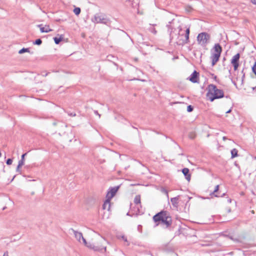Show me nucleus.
<instances>
[{"instance_id": "nucleus-1", "label": "nucleus", "mask_w": 256, "mask_h": 256, "mask_svg": "<svg viewBox=\"0 0 256 256\" xmlns=\"http://www.w3.org/2000/svg\"><path fill=\"white\" fill-rule=\"evenodd\" d=\"M153 220L155 222H158L156 224L158 226L160 222L166 226V228L170 227L172 224V220L170 214L167 210H162L156 214L152 218Z\"/></svg>"}, {"instance_id": "nucleus-2", "label": "nucleus", "mask_w": 256, "mask_h": 256, "mask_svg": "<svg viewBox=\"0 0 256 256\" xmlns=\"http://www.w3.org/2000/svg\"><path fill=\"white\" fill-rule=\"evenodd\" d=\"M208 92L206 96L208 100L212 102L216 99H220L224 96V92L222 89L218 88L214 84H210L207 88Z\"/></svg>"}, {"instance_id": "nucleus-3", "label": "nucleus", "mask_w": 256, "mask_h": 256, "mask_svg": "<svg viewBox=\"0 0 256 256\" xmlns=\"http://www.w3.org/2000/svg\"><path fill=\"white\" fill-rule=\"evenodd\" d=\"M92 21L96 24H103L106 26L110 24V20L103 14H96L92 18Z\"/></svg>"}, {"instance_id": "nucleus-4", "label": "nucleus", "mask_w": 256, "mask_h": 256, "mask_svg": "<svg viewBox=\"0 0 256 256\" xmlns=\"http://www.w3.org/2000/svg\"><path fill=\"white\" fill-rule=\"evenodd\" d=\"M190 33V28L186 30L185 34H179L176 43L179 46H184L189 42V35Z\"/></svg>"}, {"instance_id": "nucleus-5", "label": "nucleus", "mask_w": 256, "mask_h": 256, "mask_svg": "<svg viewBox=\"0 0 256 256\" xmlns=\"http://www.w3.org/2000/svg\"><path fill=\"white\" fill-rule=\"evenodd\" d=\"M210 39V34L205 32L199 34L197 36L198 43L202 46H206L208 42Z\"/></svg>"}, {"instance_id": "nucleus-6", "label": "nucleus", "mask_w": 256, "mask_h": 256, "mask_svg": "<svg viewBox=\"0 0 256 256\" xmlns=\"http://www.w3.org/2000/svg\"><path fill=\"white\" fill-rule=\"evenodd\" d=\"M240 58V54L239 53L235 54L231 60V64L234 66V70L236 71L239 66V60Z\"/></svg>"}, {"instance_id": "nucleus-7", "label": "nucleus", "mask_w": 256, "mask_h": 256, "mask_svg": "<svg viewBox=\"0 0 256 256\" xmlns=\"http://www.w3.org/2000/svg\"><path fill=\"white\" fill-rule=\"evenodd\" d=\"M70 230H72L76 238L79 242H80V240H82L84 244H86V239L83 237L82 234L80 232H78V231L75 230L72 228L70 229Z\"/></svg>"}, {"instance_id": "nucleus-8", "label": "nucleus", "mask_w": 256, "mask_h": 256, "mask_svg": "<svg viewBox=\"0 0 256 256\" xmlns=\"http://www.w3.org/2000/svg\"><path fill=\"white\" fill-rule=\"evenodd\" d=\"M120 187V186L110 188V191L108 192L106 194V197L111 200V198L114 196L116 192L118 190Z\"/></svg>"}, {"instance_id": "nucleus-9", "label": "nucleus", "mask_w": 256, "mask_h": 256, "mask_svg": "<svg viewBox=\"0 0 256 256\" xmlns=\"http://www.w3.org/2000/svg\"><path fill=\"white\" fill-rule=\"evenodd\" d=\"M198 76L199 73L197 72L196 70H194V72L187 79L193 83L198 82Z\"/></svg>"}, {"instance_id": "nucleus-10", "label": "nucleus", "mask_w": 256, "mask_h": 256, "mask_svg": "<svg viewBox=\"0 0 256 256\" xmlns=\"http://www.w3.org/2000/svg\"><path fill=\"white\" fill-rule=\"evenodd\" d=\"M38 26L40 28L41 32H52V30L50 28L49 26L46 25L44 26H42V24H38Z\"/></svg>"}, {"instance_id": "nucleus-11", "label": "nucleus", "mask_w": 256, "mask_h": 256, "mask_svg": "<svg viewBox=\"0 0 256 256\" xmlns=\"http://www.w3.org/2000/svg\"><path fill=\"white\" fill-rule=\"evenodd\" d=\"M220 54H212L210 57L212 60V66H214L216 63L218 61L219 58L220 57Z\"/></svg>"}, {"instance_id": "nucleus-12", "label": "nucleus", "mask_w": 256, "mask_h": 256, "mask_svg": "<svg viewBox=\"0 0 256 256\" xmlns=\"http://www.w3.org/2000/svg\"><path fill=\"white\" fill-rule=\"evenodd\" d=\"M106 246H98L94 245V247H92V250H94V251H98L104 253L106 252Z\"/></svg>"}, {"instance_id": "nucleus-13", "label": "nucleus", "mask_w": 256, "mask_h": 256, "mask_svg": "<svg viewBox=\"0 0 256 256\" xmlns=\"http://www.w3.org/2000/svg\"><path fill=\"white\" fill-rule=\"evenodd\" d=\"M182 172L184 174L185 178L188 181H190L191 178V175L190 174V170L188 168H184L182 170Z\"/></svg>"}, {"instance_id": "nucleus-14", "label": "nucleus", "mask_w": 256, "mask_h": 256, "mask_svg": "<svg viewBox=\"0 0 256 256\" xmlns=\"http://www.w3.org/2000/svg\"><path fill=\"white\" fill-rule=\"evenodd\" d=\"M180 196H178L176 197L171 198L170 202L174 208H178V200Z\"/></svg>"}, {"instance_id": "nucleus-15", "label": "nucleus", "mask_w": 256, "mask_h": 256, "mask_svg": "<svg viewBox=\"0 0 256 256\" xmlns=\"http://www.w3.org/2000/svg\"><path fill=\"white\" fill-rule=\"evenodd\" d=\"M215 54H220L222 51V48L219 44H214V48Z\"/></svg>"}, {"instance_id": "nucleus-16", "label": "nucleus", "mask_w": 256, "mask_h": 256, "mask_svg": "<svg viewBox=\"0 0 256 256\" xmlns=\"http://www.w3.org/2000/svg\"><path fill=\"white\" fill-rule=\"evenodd\" d=\"M172 22H168V24L166 25V27L168 28V32L169 33L170 40H172L173 38V37L172 36V32L174 28L172 26Z\"/></svg>"}, {"instance_id": "nucleus-17", "label": "nucleus", "mask_w": 256, "mask_h": 256, "mask_svg": "<svg viewBox=\"0 0 256 256\" xmlns=\"http://www.w3.org/2000/svg\"><path fill=\"white\" fill-rule=\"evenodd\" d=\"M110 199L107 198V199L106 200L102 205V208L104 210H110Z\"/></svg>"}, {"instance_id": "nucleus-18", "label": "nucleus", "mask_w": 256, "mask_h": 256, "mask_svg": "<svg viewBox=\"0 0 256 256\" xmlns=\"http://www.w3.org/2000/svg\"><path fill=\"white\" fill-rule=\"evenodd\" d=\"M150 26L148 28V30L150 32L154 34H156L157 31L156 30V28H154V26H156V24H150Z\"/></svg>"}, {"instance_id": "nucleus-19", "label": "nucleus", "mask_w": 256, "mask_h": 256, "mask_svg": "<svg viewBox=\"0 0 256 256\" xmlns=\"http://www.w3.org/2000/svg\"><path fill=\"white\" fill-rule=\"evenodd\" d=\"M27 154V153L26 152L22 154L21 157V160L18 161L19 166H22L24 164V156Z\"/></svg>"}, {"instance_id": "nucleus-20", "label": "nucleus", "mask_w": 256, "mask_h": 256, "mask_svg": "<svg viewBox=\"0 0 256 256\" xmlns=\"http://www.w3.org/2000/svg\"><path fill=\"white\" fill-rule=\"evenodd\" d=\"M238 150L236 148H233L231 150L232 158H236L238 156Z\"/></svg>"}, {"instance_id": "nucleus-21", "label": "nucleus", "mask_w": 256, "mask_h": 256, "mask_svg": "<svg viewBox=\"0 0 256 256\" xmlns=\"http://www.w3.org/2000/svg\"><path fill=\"white\" fill-rule=\"evenodd\" d=\"M134 202L135 204H140V195H136L134 198Z\"/></svg>"}, {"instance_id": "nucleus-22", "label": "nucleus", "mask_w": 256, "mask_h": 256, "mask_svg": "<svg viewBox=\"0 0 256 256\" xmlns=\"http://www.w3.org/2000/svg\"><path fill=\"white\" fill-rule=\"evenodd\" d=\"M218 189H219V185L216 186L214 190L212 192L210 193V195L214 196L216 197L219 196L218 195L215 194V193L218 190Z\"/></svg>"}, {"instance_id": "nucleus-23", "label": "nucleus", "mask_w": 256, "mask_h": 256, "mask_svg": "<svg viewBox=\"0 0 256 256\" xmlns=\"http://www.w3.org/2000/svg\"><path fill=\"white\" fill-rule=\"evenodd\" d=\"M63 37L61 36L60 38L54 37V38L56 44H58L62 40Z\"/></svg>"}, {"instance_id": "nucleus-24", "label": "nucleus", "mask_w": 256, "mask_h": 256, "mask_svg": "<svg viewBox=\"0 0 256 256\" xmlns=\"http://www.w3.org/2000/svg\"><path fill=\"white\" fill-rule=\"evenodd\" d=\"M81 12V10L80 8H76L74 10V12L75 14L76 15L78 16Z\"/></svg>"}, {"instance_id": "nucleus-25", "label": "nucleus", "mask_w": 256, "mask_h": 256, "mask_svg": "<svg viewBox=\"0 0 256 256\" xmlns=\"http://www.w3.org/2000/svg\"><path fill=\"white\" fill-rule=\"evenodd\" d=\"M25 52H30V50L28 48H22L20 50H19L18 53L20 54H22Z\"/></svg>"}, {"instance_id": "nucleus-26", "label": "nucleus", "mask_w": 256, "mask_h": 256, "mask_svg": "<svg viewBox=\"0 0 256 256\" xmlns=\"http://www.w3.org/2000/svg\"><path fill=\"white\" fill-rule=\"evenodd\" d=\"M42 43V40L40 38L36 39L33 42V44L36 45H40Z\"/></svg>"}, {"instance_id": "nucleus-27", "label": "nucleus", "mask_w": 256, "mask_h": 256, "mask_svg": "<svg viewBox=\"0 0 256 256\" xmlns=\"http://www.w3.org/2000/svg\"><path fill=\"white\" fill-rule=\"evenodd\" d=\"M84 245L90 249H92V247H94V244H91L90 242L88 243L87 242H86V244H84Z\"/></svg>"}, {"instance_id": "nucleus-28", "label": "nucleus", "mask_w": 256, "mask_h": 256, "mask_svg": "<svg viewBox=\"0 0 256 256\" xmlns=\"http://www.w3.org/2000/svg\"><path fill=\"white\" fill-rule=\"evenodd\" d=\"M242 78L240 79V80L242 84L245 77V74L244 73V69L242 70Z\"/></svg>"}, {"instance_id": "nucleus-29", "label": "nucleus", "mask_w": 256, "mask_h": 256, "mask_svg": "<svg viewBox=\"0 0 256 256\" xmlns=\"http://www.w3.org/2000/svg\"><path fill=\"white\" fill-rule=\"evenodd\" d=\"M194 110V108L191 105H189L187 107V111L188 112H191L193 110Z\"/></svg>"}, {"instance_id": "nucleus-30", "label": "nucleus", "mask_w": 256, "mask_h": 256, "mask_svg": "<svg viewBox=\"0 0 256 256\" xmlns=\"http://www.w3.org/2000/svg\"><path fill=\"white\" fill-rule=\"evenodd\" d=\"M252 70L256 76V62L252 67Z\"/></svg>"}, {"instance_id": "nucleus-31", "label": "nucleus", "mask_w": 256, "mask_h": 256, "mask_svg": "<svg viewBox=\"0 0 256 256\" xmlns=\"http://www.w3.org/2000/svg\"><path fill=\"white\" fill-rule=\"evenodd\" d=\"M12 158H8L6 161V164L8 165H10L12 164Z\"/></svg>"}, {"instance_id": "nucleus-32", "label": "nucleus", "mask_w": 256, "mask_h": 256, "mask_svg": "<svg viewBox=\"0 0 256 256\" xmlns=\"http://www.w3.org/2000/svg\"><path fill=\"white\" fill-rule=\"evenodd\" d=\"M68 116H76V114L75 112H68Z\"/></svg>"}, {"instance_id": "nucleus-33", "label": "nucleus", "mask_w": 256, "mask_h": 256, "mask_svg": "<svg viewBox=\"0 0 256 256\" xmlns=\"http://www.w3.org/2000/svg\"><path fill=\"white\" fill-rule=\"evenodd\" d=\"M94 112L95 114L98 116L99 118H100V114H99V113L98 112V110H94Z\"/></svg>"}, {"instance_id": "nucleus-34", "label": "nucleus", "mask_w": 256, "mask_h": 256, "mask_svg": "<svg viewBox=\"0 0 256 256\" xmlns=\"http://www.w3.org/2000/svg\"><path fill=\"white\" fill-rule=\"evenodd\" d=\"M211 75L213 76L214 79L217 82V76H215L214 74H211Z\"/></svg>"}, {"instance_id": "nucleus-35", "label": "nucleus", "mask_w": 256, "mask_h": 256, "mask_svg": "<svg viewBox=\"0 0 256 256\" xmlns=\"http://www.w3.org/2000/svg\"><path fill=\"white\" fill-rule=\"evenodd\" d=\"M21 166H19V163H18V166H17V168H16V172H20V168Z\"/></svg>"}, {"instance_id": "nucleus-36", "label": "nucleus", "mask_w": 256, "mask_h": 256, "mask_svg": "<svg viewBox=\"0 0 256 256\" xmlns=\"http://www.w3.org/2000/svg\"><path fill=\"white\" fill-rule=\"evenodd\" d=\"M122 240H124L125 242H127V239L124 236H122Z\"/></svg>"}, {"instance_id": "nucleus-37", "label": "nucleus", "mask_w": 256, "mask_h": 256, "mask_svg": "<svg viewBox=\"0 0 256 256\" xmlns=\"http://www.w3.org/2000/svg\"><path fill=\"white\" fill-rule=\"evenodd\" d=\"M251 2L254 4H256V0H251Z\"/></svg>"}, {"instance_id": "nucleus-38", "label": "nucleus", "mask_w": 256, "mask_h": 256, "mask_svg": "<svg viewBox=\"0 0 256 256\" xmlns=\"http://www.w3.org/2000/svg\"><path fill=\"white\" fill-rule=\"evenodd\" d=\"M164 193L167 195V196H168V192L166 190H164Z\"/></svg>"}, {"instance_id": "nucleus-39", "label": "nucleus", "mask_w": 256, "mask_h": 256, "mask_svg": "<svg viewBox=\"0 0 256 256\" xmlns=\"http://www.w3.org/2000/svg\"><path fill=\"white\" fill-rule=\"evenodd\" d=\"M232 110L231 109H230L228 110L226 113V114H228V113H230L231 112Z\"/></svg>"}, {"instance_id": "nucleus-40", "label": "nucleus", "mask_w": 256, "mask_h": 256, "mask_svg": "<svg viewBox=\"0 0 256 256\" xmlns=\"http://www.w3.org/2000/svg\"><path fill=\"white\" fill-rule=\"evenodd\" d=\"M226 139H227V138H226V136H223V138H222V140H226Z\"/></svg>"}, {"instance_id": "nucleus-41", "label": "nucleus", "mask_w": 256, "mask_h": 256, "mask_svg": "<svg viewBox=\"0 0 256 256\" xmlns=\"http://www.w3.org/2000/svg\"><path fill=\"white\" fill-rule=\"evenodd\" d=\"M3 256H8V254L4 253Z\"/></svg>"}, {"instance_id": "nucleus-42", "label": "nucleus", "mask_w": 256, "mask_h": 256, "mask_svg": "<svg viewBox=\"0 0 256 256\" xmlns=\"http://www.w3.org/2000/svg\"><path fill=\"white\" fill-rule=\"evenodd\" d=\"M236 80H239V78L238 77H236Z\"/></svg>"}, {"instance_id": "nucleus-43", "label": "nucleus", "mask_w": 256, "mask_h": 256, "mask_svg": "<svg viewBox=\"0 0 256 256\" xmlns=\"http://www.w3.org/2000/svg\"><path fill=\"white\" fill-rule=\"evenodd\" d=\"M53 124H54V126H56V122H54V123H53Z\"/></svg>"}, {"instance_id": "nucleus-44", "label": "nucleus", "mask_w": 256, "mask_h": 256, "mask_svg": "<svg viewBox=\"0 0 256 256\" xmlns=\"http://www.w3.org/2000/svg\"><path fill=\"white\" fill-rule=\"evenodd\" d=\"M4 167H5V166H4ZM3 171H4V172H5V171H4V168H3Z\"/></svg>"}, {"instance_id": "nucleus-45", "label": "nucleus", "mask_w": 256, "mask_h": 256, "mask_svg": "<svg viewBox=\"0 0 256 256\" xmlns=\"http://www.w3.org/2000/svg\"><path fill=\"white\" fill-rule=\"evenodd\" d=\"M232 82L234 83V85H236V82Z\"/></svg>"}]
</instances>
